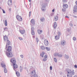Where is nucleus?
<instances>
[{
	"label": "nucleus",
	"instance_id": "obj_1",
	"mask_svg": "<svg viewBox=\"0 0 77 77\" xmlns=\"http://www.w3.org/2000/svg\"><path fill=\"white\" fill-rule=\"evenodd\" d=\"M6 55H7V56H8V57H13V54L11 51L7 52Z\"/></svg>",
	"mask_w": 77,
	"mask_h": 77
},
{
	"label": "nucleus",
	"instance_id": "obj_2",
	"mask_svg": "<svg viewBox=\"0 0 77 77\" xmlns=\"http://www.w3.org/2000/svg\"><path fill=\"white\" fill-rule=\"evenodd\" d=\"M16 18L19 21H21L23 20V19L21 17L18 15L16 16Z\"/></svg>",
	"mask_w": 77,
	"mask_h": 77
},
{
	"label": "nucleus",
	"instance_id": "obj_3",
	"mask_svg": "<svg viewBox=\"0 0 77 77\" xmlns=\"http://www.w3.org/2000/svg\"><path fill=\"white\" fill-rule=\"evenodd\" d=\"M6 48V49L7 51L8 52H11L12 51V47H11V46H9L7 48Z\"/></svg>",
	"mask_w": 77,
	"mask_h": 77
},
{
	"label": "nucleus",
	"instance_id": "obj_4",
	"mask_svg": "<svg viewBox=\"0 0 77 77\" xmlns=\"http://www.w3.org/2000/svg\"><path fill=\"white\" fill-rule=\"evenodd\" d=\"M11 62L13 64L14 63H16V60L14 58H13L11 59Z\"/></svg>",
	"mask_w": 77,
	"mask_h": 77
},
{
	"label": "nucleus",
	"instance_id": "obj_5",
	"mask_svg": "<svg viewBox=\"0 0 77 77\" xmlns=\"http://www.w3.org/2000/svg\"><path fill=\"white\" fill-rule=\"evenodd\" d=\"M63 8L65 9H67V8H68V5L66 4H64L63 5Z\"/></svg>",
	"mask_w": 77,
	"mask_h": 77
},
{
	"label": "nucleus",
	"instance_id": "obj_6",
	"mask_svg": "<svg viewBox=\"0 0 77 77\" xmlns=\"http://www.w3.org/2000/svg\"><path fill=\"white\" fill-rule=\"evenodd\" d=\"M20 32L22 35H23L25 33L26 31L24 29H23L22 30H20Z\"/></svg>",
	"mask_w": 77,
	"mask_h": 77
},
{
	"label": "nucleus",
	"instance_id": "obj_7",
	"mask_svg": "<svg viewBox=\"0 0 77 77\" xmlns=\"http://www.w3.org/2000/svg\"><path fill=\"white\" fill-rule=\"evenodd\" d=\"M30 74L32 75L33 76V75H35V74H36V72L35 70H33L30 73Z\"/></svg>",
	"mask_w": 77,
	"mask_h": 77
},
{
	"label": "nucleus",
	"instance_id": "obj_8",
	"mask_svg": "<svg viewBox=\"0 0 77 77\" xmlns=\"http://www.w3.org/2000/svg\"><path fill=\"white\" fill-rule=\"evenodd\" d=\"M44 44L45 45H48V40L45 39L44 41Z\"/></svg>",
	"mask_w": 77,
	"mask_h": 77
},
{
	"label": "nucleus",
	"instance_id": "obj_9",
	"mask_svg": "<svg viewBox=\"0 0 77 77\" xmlns=\"http://www.w3.org/2000/svg\"><path fill=\"white\" fill-rule=\"evenodd\" d=\"M31 34L32 35H35V32H34V28H31Z\"/></svg>",
	"mask_w": 77,
	"mask_h": 77
},
{
	"label": "nucleus",
	"instance_id": "obj_10",
	"mask_svg": "<svg viewBox=\"0 0 77 77\" xmlns=\"http://www.w3.org/2000/svg\"><path fill=\"white\" fill-rule=\"evenodd\" d=\"M13 66L14 68L15 69H16L18 68V66L17 64L16 63H14V64H13Z\"/></svg>",
	"mask_w": 77,
	"mask_h": 77
},
{
	"label": "nucleus",
	"instance_id": "obj_11",
	"mask_svg": "<svg viewBox=\"0 0 77 77\" xmlns=\"http://www.w3.org/2000/svg\"><path fill=\"white\" fill-rule=\"evenodd\" d=\"M12 1L11 0H9L8 2V5L9 6H11L12 5Z\"/></svg>",
	"mask_w": 77,
	"mask_h": 77
},
{
	"label": "nucleus",
	"instance_id": "obj_12",
	"mask_svg": "<svg viewBox=\"0 0 77 77\" xmlns=\"http://www.w3.org/2000/svg\"><path fill=\"white\" fill-rule=\"evenodd\" d=\"M10 43H11V42H10L9 40H8L7 41V44L6 46V48H7V47H8V45H9L10 44Z\"/></svg>",
	"mask_w": 77,
	"mask_h": 77
},
{
	"label": "nucleus",
	"instance_id": "obj_13",
	"mask_svg": "<svg viewBox=\"0 0 77 77\" xmlns=\"http://www.w3.org/2000/svg\"><path fill=\"white\" fill-rule=\"evenodd\" d=\"M4 41H8V37L5 36L4 37Z\"/></svg>",
	"mask_w": 77,
	"mask_h": 77
},
{
	"label": "nucleus",
	"instance_id": "obj_14",
	"mask_svg": "<svg viewBox=\"0 0 77 77\" xmlns=\"http://www.w3.org/2000/svg\"><path fill=\"white\" fill-rule=\"evenodd\" d=\"M66 43V42H65L64 40L63 41L61 42V45H64Z\"/></svg>",
	"mask_w": 77,
	"mask_h": 77
},
{
	"label": "nucleus",
	"instance_id": "obj_15",
	"mask_svg": "<svg viewBox=\"0 0 77 77\" xmlns=\"http://www.w3.org/2000/svg\"><path fill=\"white\" fill-rule=\"evenodd\" d=\"M54 20L55 21H57L58 20V17H57V16H56L54 17Z\"/></svg>",
	"mask_w": 77,
	"mask_h": 77
},
{
	"label": "nucleus",
	"instance_id": "obj_16",
	"mask_svg": "<svg viewBox=\"0 0 77 77\" xmlns=\"http://www.w3.org/2000/svg\"><path fill=\"white\" fill-rule=\"evenodd\" d=\"M77 6H75L74 8L73 11L74 12H76V10H77Z\"/></svg>",
	"mask_w": 77,
	"mask_h": 77
},
{
	"label": "nucleus",
	"instance_id": "obj_17",
	"mask_svg": "<svg viewBox=\"0 0 77 77\" xmlns=\"http://www.w3.org/2000/svg\"><path fill=\"white\" fill-rule=\"evenodd\" d=\"M57 27V23H56V22H55L54 23V28L56 29Z\"/></svg>",
	"mask_w": 77,
	"mask_h": 77
},
{
	"label": "nucleus",
	"instance_id": "obj_18",
	"mask_svg": "<svg viewBox=\"0 0 77 77\" xmlns=\"http://www.w3.org/2000/svg\"><path fill=\"white\" fill-rule=\"evenodd\" d=\"M31 22L32 24H35V20H34V19H32L31 20Z\"/></svg>",
	"mask_w": 77,
	"mask_h": 77
},
{
	"label": "nucleus",
	"instance_id": "obj_19",
	"mask_svg": "<svg viewBox=\"0 0 77 77\" xmlns=\"http://www.w3.org/2000/svg\"><path fill=\"white\" fill-rule=\"evenodd\" d=\"M42 30L39 29L38 30V33L39 35H40V34H41V33H42Z\"/></svg>",
	"mask_w": 77,
	"mask_h": 77
},
{
	"label": "nucleus",
	"instance_id": "obj_20",
	"mask_svg": "<svg viewBox=\"0 0 77 77\" xmlns=\"http://www.w3.org/2000/svg\"><path fill=\"white\" fill-rule=\"evenodd\" d=\"M45 54V52H42V54H41L40 55L42 57H44V55Z\"/></svg>",
	"mask_w": 77,
	"mask_h": 77
},
{
	"label": "nucleus",
	"instance_id": "obj_21",
	"mask_svg": "<svg viewBox=\"0 0 77 77\" xmlns=\"http://www.w3.org/2000/svg\"><path fill=\"white\" fill-rule=\"evenodd\" d=\"M1 65H2V67L3 68H5V67H6V65L4 63H1Z\"/></svg>",
	"mask_w": 77,
	"mask_h": 77
},
{
	"label": "nucleus",
	"instance_id": "obj_22",
	"mask_svg": "<svg viewBox=\"0 0 77 77\" xmlns=\"http://www.w3.org/2000/svg\"><path fill=\"white\" fill-rule=\"evenodd\" d=\"M59 38H60L59 35H56L55 36V38L56 40H57L59 39Z\"/></svg>",
	"mask_w": 77,
	"mask_h": 77
},
{
	"label": "nucleus",
	"instance_id": "obj_23",
	"mask_svg": "<svg viewBox=\"0 0 77 77\" xmlns=\"http://www.w3.org/2000/svg\"><path fill=\"white\" fill-rule=\"evenodd\" d=\"M16 74L18 77H19L20 75V73L18 72H16Z\"/></svg>",
	"mask_w": 77,
	"mask_h": 77
},
{
	"label": "nucleus",
	"instance_id": "obj_24",
	"mask_svg": "<svg viewBox=\"0 0 77 77\" xmlns=\"http://www.w3.org/2000/svg\"><path fill=\"white\" fill-rule=\"evenodd\" d=\"M40 48L42 50H44L45 49V47L44 46H40Z\"/></svg>",
	"mask_w": 77,
	"mask_h": 77
},
{
	"label": "nucleus",
	"instance_id": "obj_25",
	"mask_svg": "<svg viewBox=\"0 0 77 77\" xmlns=\"http://www.w3.org/2000/svg\"><path fill=\"white\" fill-rule=\"evenodd\" d=\"M47 3H43V4L42 5V7H45L46 6H47Z\"/></svg>",
	"mask_w": 77,
	"mask_h": 77
},
{
	"label": "nucleus",
	"instance_id": "obj_26",
	"mask_svg": "<svg viewBox=\"0 0 77 77\" xmlns=\"http://www.w3.org/2000/svg\"><path fill=\"white\" fill-rule=\"evenodd\" d=\"M67 72H68V74H71V70L70 69H68L67 70Z\"/></svg>",
	"mask_w": 77,
	"mask_h": 77
},
{
	"label": "nucleus",
	"instance_id": "obj_27",
	"mask_svg": "<svg viewBox=\"0 0 77 77\" xmlns=\"http://www.w3.org/2000/svg\"><path fill=\"white\" fill-rule=\"evenodd\" d=\"M40 20L41 21H42V22H43V21H44L45 20V18H44V17H42L41 18Z\"/></svg>",
	"mask_w": 77,
	"mask_h": 77
},
{
	"label": "nucleus",
	"instance_id": "obj_28",
	"mask_svg": "<svg viewBox=\"0 0 77 77\" xmlns=\"http://www.w3.org/2000/svg\"><path fill=\"white\" fill-rule=\"evenodd\" d=\"M67 76L68 77H72V75L71 74H67Z\"/></svg>",
	"mask_w": 77,
	"mask_h": 77
},
{
	"label": "nucleus",
	"instance_id": "obj_29",
	"mask_svg": "<svg viewBox=\"0 0 77 77\" xmlns=\"http://www.w3.org/2000/svg\"><path fill=\"white\" fill-rule=\"evenodd\" d=\"M8 25V23H7V20H5V26H7Z\"/></svg>",
	"mask_w": 77,
	"mask_h": 77
},
{
	"label": "nucleus",
	"instance_id": "obj_30",
	"mask_svg": "<svg viewBox=\"0 0 77 77\" xmlns=\"http://www.w3.org/2000/svg\"><path fill=\"white\" fill-rule=\"evenodd\" d=\"M46 49L47 51H50V48L47 47H46Z\"/></svg>",
	"mask_w": 77,
	"mask_h": 77
},
{
	"label": "nucleus",
	"instance_id": "obj_31",
	"mask_svg": "<svg viewBox=\"0 0 77 77\" xmlns=\"http://www.w3.org/2000/svg\"><path fill=\"white\" fill-rule=\"evenodd\" d=\"M4 72L5 73H6L8 72V71H7V69H5L4 70Z\"/></svg>",
	"mask_w": 77,
	"mask_h": 77
},
{
	"label": "nucleus",
	"instance_id": "obj_32",
	"mask_svg": "<svg viewBox=\"0 0 77 77\" xmlns=\"http://www.w3.org/2000/svg\"><path fill=\"white\" fill-rule=\"evenodd\" d=\"M31 77H38V75L35 74L34 75H33V76H31Z\"/></svg>",
	"mask_w": 77,
	"mask_h": 77
},
{
	"label": "nucleus",
	"instance_id": "obj_33",
	"mask_svg": "<svg viewBox=\"0 0 77 77\" xmlns=\"http://www.w3.org/2000/svg\"><path fill=\"white\" fill-rule=\"evenodd\" d=\"M45 59H47V55H45L44 56Z\"/></svg>",
	"mask_w": 77,
	"mask_h": 77
},
{
	"label": "nucleus",
	"instance_id": "obj_34",
	"mask_svg": "<svg viewBox=\"0 0 77 77\" xmlns=\"http://www.w3.org/2000/svg\"><path fill=\"white\" fill-rule=\"evenodd\" d=\"M20 71H22V70L23 69V68H22V67L20 66Z\"/></svg>",
	"mask_w": 77,
	"mask_h": 77
},
{
	"label": "nucleus",
	"instance_id": "obj_35",
	"mask_svg": "<svg viewBox=\"0 0 77 77\" xmlns=\"http://www.w3.org/2000/svg\"><path fill=\"white\" fill-rule=\"evenodd\" d=\"M54 60L55 62H57V59L55 58H54Z\"/></svg>",
	"mask_w": 77,
	"mask_h": 77
},
{
	"label": "nucleus",
	"instance_id": "obj_36",
	"mask_svg": "<svg viewBox=\"0 0 77 77\" xmlns=\"http://www.w3.org/2000/svg\"><path fill=\"white\" fill-rule=\"evenodd\" d=\"M73 39L74 40V41H76V38H75V37H73Z\"/></svg>",
	"mask_w": 77,
	"mask_h": 77
},
{
	"label": "nucleus",
	"instance_id": "obj_37",
	"mask_svg": "<svg viewBox=\"0 0 77 77\" xmlns=\"http://www.w3.org/2000/svg\"><path fill=\"white\" fill-rule=\"evenodd\" d=\"M57 34L58 35H60V32H58V33H57Z\"/></svg>",
	"mask_w": 77,
	"mask_h": 77
},
{
	"label": "nucleus",
	"instance_id": "obj_38",
	"mask_svg": "<svg viewBox=\"0 0 77 77\" xmlns=\"http://www.w3.org/2000/svg\"><path fill=\"white\" fill-rule=\"evenodd\" d=\"M19 39L20 40H23V38H21V37H19Z\"/></svg>",
	"mask_w": 77,
	"mask_h": 77
},
{
	"label": "nucleus",
	"instance_id": "obj_39",
	"mask_svg": "<svg viewBox=\"0 0 77 77\" xmlns=\"http://www.w3.org/2000/svg\"><path fill=\"white\" fill-rule=\"evenodd\" d=\"M46 60H47V59H46V58H45L43 59V61H44V62H45V61H46Z\"/></svg>",
	"mask_w": 77,
	"mask_h": 77
},
{
	"label": "nucleus",
	"instance_id": "obj_40",
	"mask_svg": "<svg viewBox=\"0 0 77 77\" xmlns=\"http://www.w3.org/2000/svg\"><path fill=\"white\" fill-rule=\"evenodd\" d=\"M8 29V28L7 27H6L4 29V30H7Z\"/></svg>",
	"mask_w": 77,
	"mask_h": 77
},
{
	"label": "nucleus",
	"instance_id": "obj_41",
	"mask_svg": "<svg viewBox=\"0 0 77 77\" xmlns=\"http://www.w3.org/2000/svg\"><path fill=\"white\" fill-rule=\"evenodd\" d=\"M2 10L3 13H4V14H5V13H6V12H5V10H3V9H2Z\"/></svg>",
	"mask_w": 77,
	"mask_h": 77
},
{
	"label": "nucleus",
	"instance_id": "obj_42",
	"mask_svg": "<svg viewBox=\"0 0 77 77\" xmlns=\"http://www.w3.org/2000/svg\"><path fill=\"white\" fill-rule=\"evenodd\" d=\"M31 12L30 11L29 12V17H30V15H31Z\"/></svg>",
	"mask_w": 77,
	"mask_h": 77
},
{
	"label": "nucleus",
	"instance_id": "obj_43",
	"mask_svg": "<svg viewBox=\"0 0 77 77\" xmlns=\"http://www.w3.org/2000/svg\"><path fill=\"white\" fill-rule=\"evenodd\" d=\"M63 2H66V0H63Z\"/></svg>",
	"mask_w": 77,
	"mask_h": 77
},
{
	"label": "nucleus",
	"instance_id": "obj_44",
	"mask_svg": "<svg viewBox=\"0 0 77 77\" xmlns=\"http://www.w3.org/2000/svg\"><path fill=\"white\" fill-rule=\"evenodd\" d=\"M75 68H77V66L76 65H75L74 66Z\"/></svg>",
	"mask_w": 77,
	"mask_h": 77
},
{
	"label": "nucleus",
	"instance_id": "obj_45",
	"mask_svg": "<svg viewBox=\"0 0 77 77\" xmlns=\"http://www.w3.org/2000/svg\"><path fill=\"white\" fill-rule=\"evenodd\" d=\"M52 69V66H50V69L51 70Z\"/></svg>",
	"mask_w": 77,
	"mask_h": 77
},
{
	"label": "nucleus",
	"instance_id": "obj_46",
	"mask_svg": "<svg viewBox=\"0 0 77 77\" xmlns=\"http://www.w3.org/2000/svg\"><path fill=\"white\" fill-rule=\"evenodd\" d=\"M66 17L67 18H69V17L68 16H66Z\"/></svg>",
	"mask_w": 77,
	"mask_h": 77
},
{
	"label": "nucleus",
	"instance_id": "obj_47",
	"mask_svg": "<svg viewBox=\"0 0 77 77\" xmlns=\"http://www.w3.org/2000/svg\"><path fill=\"white\" fill-rule=\"evenodd\" d=\"M21 57L22 58H23V55H20Z\"/></svg>",
	"mask_w": 77,
	"mask_h": 77
},
{
	"label": "nucleus",
	"instance_id": "obj_48",
	"mask_svg": "<svg viewBox=\"0 0 77 77\" xmlns=\"http://www.w3.org/2000/svg\"><path fill=\"white\" fill-rule=\"evenodd\" d=\"M52 12H54V10L53 9L52 10Z\"/></svg>",
	"mask_w": 77,
	"mask_h": 77
},
{
	"label": "nucleus",
	"instance_id": "obj_49",
	"mask_svg": "<svg viewBox=\"0 0 77 77\" xmlns=\"http://www.w3.org/2000/svg\"><path fill=\"white\" fill-rule=\"evenodd\" d=\"M36 40H37V41H38V38H36Z\"/></svg>",
	"mask_w": 77,
	"mask_h": 77
},
{
	"label": "nucleus",
	"instance_id": "obj_50",
	"mask_svg": "<svg viewBox=\"0 0 77 77\" xmlns=\"http://www.w3.org/2000/svg\"><path fill=\"white\" fill-rule=\"evenodd\" d=\"M75 3H76V5H77V1Z\"/></svg>",
	"mask_w": 77,
	"mask_h": 77
},
{
	"label": "nucleus",
	"instance_id": "obj_51",
	"mask_svg": "<svg viewBox=\"0 0 77 77\" xmlns=\"http://www.w3.org/2000/svg\"><path fill=\"white\" fill-rule=\"evenodd\" d=\"M33 38H35V36H33Z\"/></svg>",
	"mask_w": 77,
	"mask_h": 77
},
{
	"label": "nucleus",
	"instance_id": "obj_52",
	"mask_svg": "<svg viewBox=\"0 0 77 77\" xmlns=\"http://www.w3.org/2000/svg\"><path fill=\"white\" fill-rule=\"evenodd\" d=\"M57 55V54H54V56H56V55Z\"/></svg>",
	"mask_w": 77,
	"mask_h": 77
},
{
	"label": "nucleus",
	"instance_id": "obj_53",
	"mask_svg": "<svg viewBox=\"0 0 77 77\" xmlns=\"http://www.w3.org/2000/svg\"><path fill=\"white\" fill-rule=\"evenodd\" d=\"M73 77H77V75H75Z\"/></svg>",
	"mask_w": 77,
	"mask_h": 77
},
{
	"label": "nucleus",
	"instance_id": "obj_54",
	"mask_svg": "<svg viewBox=\"0 0 77 77\" xmlns=\"http://www.w3.org/2000/svg\"><path fill=\"white\" fill-rule=\"evenodd\" d=\"M74 18H77V16H74Z\"/></svg>",
	"mask_w": 77,
	"mask_h": 77
},
{
	"label": "nucleus",
	"instance_id": "obj_55",
	"mask_svg": "<svg viewBox=\"0 0 77 77\" xmlns=\"http://www.w3.org/2000/svg\"><path fill=\"white\" fill-rule=\"evenodd\" d=\"M29 2H31V0H29Z\"/></svg>",
	"mask_w": 77,
	"mask_h": 77
},
{
	"label": "nucleus",
	"instance_id": "obj_56",
	"mask_svg": "<svg viewBox=\"0 0 77 77\" xmlns=\"http://www.w3.org/2000/svg\"><path fill=\"white\" fill-rule=\"evenodd\" d=\"M42 11H45V10H44V9H42Z\"/></svg>",
	"mask_w": 77,
	"mask_h": 77
},
{
	"label": "nucleus",
	"instance_id": "obj_57",
	"mask_svg": "<svg viewBox=\"0 0 77 77\" xmlns=\"http://www.w3.org/2000/svg\"><path fill=\"white\" fill-rule=\"evenodd\" d=\"M62 11H64V9H62Z\"/></svg>",
	"mask_w": 77,
	"mask_h": 77
},
{
	"label": "nucleus",
	"instance_id": "obj_58",
	"mask_svg": "<svg viewBox=\"0 0 77 77\" xmlns=\"http://www.w3.org/2000/svg\"><path fill=\"white\" fill-rule=\"evenodd\" d=\"M59 55H61L60 57H62V55H61V54H59Z\"/></svg>",
	"mask_w": 77,
	"mask_h": 77
},
{
	"label": "nucleus",
	"instance_id": "obj_59",
	"mask_svg": "<svg viewBox=\"0 0 77 77\" xmlns=\"http://www.w3.org/2000/svg\"><path fill=\"white\" fill-rule=\"evenodd\" d=\"M0 8H1L0 7Z\"/></svg>",
	"mask_w": 77,
	"mask_h": 77
},
{
	"label": "nucleus",
	"instance_id": "obj_60",
	"mask_svg": "<svg viewBox=\"0 0 77 77\" xmlns=\"http://www.w3.org/2000/svg\"><path fill=\"white\" fill-rule=\"evenodd\" d=\"M0 77H1V76H0Z\"/></svg>",
	"mask_w": 77,
	"mask_h": 77
}]
</instances>
